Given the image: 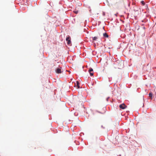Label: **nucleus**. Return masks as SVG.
Masks as SVG:
<instances>
[{
	"label": "nucleus",
	"instance_id": "obj_1",
	"mask_svg": "<svg viewBox=\"0 0 156 156\" xmlns=\"http://www.w3.org/2000/svg\"><path fill=\"white\" fill-rule=\"evenodd\" d=\"M119 62H117V63L118 64V66H116V68L118 69H121L123 67V64L122 62L119 61Z\"/></svg>",
	"mask_w": 156,
	"mask_h": 156
},
{
	"label": "nucleus",
	"instance_id": "obj_7",
	"mask_svg": "<svg viewBox=\"0 0 156 156\" xmlns=\"http://www.w3.org/2000/svg\"><path fill=\"white\" fill-rule=\"evenodd\" d=\"M93 39V42H94V41H96L98 39V37H92Z\"/></svg>",
	"mask_w": 156,
	"mask_h": 156
},
{
	"label": "nucleus",
	"instance_id": "obj_4",
	"mask_svg": "<svg viewBox=\"0 0 156 156\" xmlns=\"http://www.w3.org/2000/svg\"><path fill=\"white\" fill-rule=\"evenodd\" d=\"M89 72L90 74V75L91 76H93L94 73H93V69L90 68L89 70Z\"/></svg>",
	"mask_w": 156,
	"mask_h": 156
},
{
	"label": "nucleus",
	"instance_id": "obj_6",
	"mask_svg": "<svg viewBox=\"0 0 156 156\" xmlns=\"http://www.w3.org/2000/svg\"><path fill=\"white\" fill-rule=\"evenodd\" d=\"M103 36L105 37H108V36L107 34L106 33H105L103 34Z\"/></svg>",
	"mask_w": 156,
	"mask_h": 156
},
{
	"label": "nucleus",
	"instance_id": "obj_8",
	"mask_svg": "<svg viewBox=\"0 0 156 156\" xmlns=\"http://www.w3.org/2000/svg\"><path fill=\"white\" fill-rule=\"evenodd\" d=\"M79 83L78 81H76V86L78 87V88H80V86L79 85Z\"/></svg>",
	"mask_w": 156,
	"mask_h": 156
},
{
	"label": "nucleus",
	"instance_id": "obj_11",
	"mask_svg": "<svg viewBox=\"0 0 156 156\" xmlns=\"http://www.w3.org/2000/svg\"><path fill=\"white\" fill-rule=\"evenodd\" d=\"M73 12L76 14H77L78 13V11H74Z\"/></svg>",
	"mask_w": 156,
	"mask_h": 156
},
{
	"label": "nucleus",
	"instance_id": "obj_3",
	"mask_svg": "<svg viewBox=\"0 0 156 156\" xmlns=\"http://www.w3.org/2000/svg\"><path fill=\"white\" fill-rule=\"evenodd\" d=\"M66 41H67V43L68 44H71V41H70V37L69 36L66 37Z\"/></svg>",
	"mask_w": 156,
	"mask_h": 156
},
{
	"label": "nucleus",
	"instance_id": "obj_9",
	"mask_svg": "<svg viewBox=\"0 0 156 156\" xmlns=\"http://www.w3.org/2000/svg\"><path fill=\"white\" fill-rule=\"evenodd\" d=\"M141 2L143 5L145 4V3L144 1H142Z\"/></svg>",
	"mask_w": 156,
	"mask_h": 156
},
{
	"label": "nucleus",
	"instance_id": "obj_10",
	"mask_svg": "<svg viewBox=\"0 0 156 156\" xmlns=\"http://www.w3.org/2000/svg\"><path fill=\"white\" fill-rule=\"evenodd\" d=\"M149 95L150 97H152V93H150Z\"/></svg>",
	"mask_w": 156,
	"mask_h": 156
},
{
	"label": "nucleus",
	"instance_id": "obj_2",
	"mask_svg": "<svg viewBox=\"0 0 156 156\" xmlns=\"http://www.w3.org/2000/svg\"><path fill=\"white\" fill-rule=\"evenodd\" d=\"M127 106L124 103L120 104L119 106V108L122 109H124L127 107Z\"/></svg>",
	"mask_w": 156,
	"mask_h": 156
},
{
	"label": "nucleus",
	"instance_id": "obj_5",
	"mask_svg": "<svg viewBox=\"0 0 156 156\" xmlns=\"http://www.w3.org/2000/svg\"><path fill=\"white\" fill-rule=\"evenodd\" d=\"M56 72L57 73H62L61 69L60 68H58L56 69Z\"/></svg>",
	"mask_w": 156,
	"mask_h": 156
},
{
	"label": "nucleus",
	"instance_id": "obj_13",
	"mask_svg": "<svg viewBox=\"0 0 156 156\" xmlns=\"http://www.w3.org/2000/svg\"><path fill=\"white\" fill-rule=\"evenodd\" d=\"M143 28L144 29H145V27H143Z\"/></svg>",
	"mask_w": 156,
	"mask_h": 156
},
{
	"label": "nucleus",
	"instance_id": "obj_12",
	"mask_svg": "<svg viewBox=\"0 0 156 156\" xmlns=\"http://www.w3.org/2000/svg\"><path fill=\"white\" fill-rule=\"evenodd\" d=\"M109 97H108V98H107V99H106V100H107V101H108V99H109Z\"/></svg>",
	"mask_w": 156,
	"mask_h": 156
}]
</instances>
